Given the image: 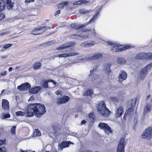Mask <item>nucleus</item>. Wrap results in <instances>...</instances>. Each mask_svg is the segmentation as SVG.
<instances>
[{"instance_id": "nucleus-1", "label": "nucleus", "mask_w": 152, "mask_h": 152, "mask_svg": "<svg viewBox=\"0 0 152 152\" xmlns=\"http://www.w3.org/2000/svg\"><path fill=\"white\" fill-rule=\"evenodd\" d=\"M27 108V113L29 117L35 115L37 117H40L46 112L44 105L39 103L30 104Z\"/></svg>"}, {"instance_id": "nucleus-2", "label": "nucleus", "mask_w": 152, "mask_h": 152, "mask_svg": "<svg viewBox=\"0 0 152 152\" xmlns=\"http://www.w3.org/2000/svg\"><path fill=\"white\" fill-rule=\"evenodd\" d=\"M97 111L99 114L104 117H107L110 114V111L106 107L105 103L103 101L99 103L97 106Z\"/></svg>"}, {"instance_id": "nucleus-3", "label": "nucleus", "mask_w": 152, "mask_h": 152, "mask_svg": "<svg viewBox=\"0 0 152 152\" xmlns=\"http://www.w3.org/2000/svg\"><path fill=\"white\" fill-rule=\"evenodd\" d=\"M141 138L150 140L152 137V127H148L143 131L141 134Z\"/></svg>"}, {"instance_id": "nucleus-4", "label": "nucleus", "mask_w": 152, "mask_h": 152, "mask_svg": "<svg viewBox=\"0 0 152 152\" xmlns=\"http://www.w3.org/2000/svg\"><path fill=\"white\" fill-rule=\"evenodd\" d=\"M130 47L129 45H119L115 43V45H113L111 48V50L113 52H117L122 51L129 49Z\"/></svg>"}, {"instance_id": "nucleus-5", "label": "nucleus", "mask_w": 152, "mask_h": 152, "mask_svg": "<svg viewBox=\"0 0 152 152\" xmlns=\"http://www.w3.org/2000/svg\"><path fill=\"white\" fill-rule=\"evenodd\" d=\"M98 126L101 129H103L107 134L112 133L111 128L106 124L100 123Z\"/></svg>"}, {"instance_id": "nucleus-6", "label": "nucleus", "mask_w": 152, "mask_h": 152, "mask_svg": "<svg viewBox=\"0 0 152 152\" xmlns=\"http://www.w3.org/2000/svg\"><path fill=\"white\" fill-rule=\"evenodd\" d=\"M56 84V83L52 80L48 81L47 80H44L42 82V84L43 85V87L45 88H51L54 87Z\"/></svg>"}, {"instance_id": "nucleus-7", "label": "nucleus", "mask_w": 152, "mask_h": 152, "mask_svg": "<svg viewBox=\"0 0 152 152\" xmlns=\"http://www.w3.org/2000/svg\"><path fill=\"white\" fill-rule=\"evenodd\" d=\"M125 140L124 138H121L117 147V152H124V147L125 145Z\"/></svg>"}, {"instance_id": "nucleus-8", "label": "nucleus", "mask_w": 152, "mask_h": 152, "mask_svg": "<svg viewBox=\"0 0 152 152\" xmlns=\"http://www.w3.org/2000/svg\"><path fill=\"white\" fill-rule=\"evenodd\" d=\"M127 77V74L124 71L122 70L120 71L118 77V81L121 83L125 80Z\"/></svg>"}, {"instance_id": "nucleus-9", "label": "nucleus", "mask_w": 152, "mask_h": 152, "mask_svg": "<svg viewBox=\"0 0 152 152\" xmlns=\"http://www.w3.org/2000/svg\"><path fill=\"white\" fill-rule=\"evenodd\" d=\"M70 98L68 96H64L61 98H58L56 100V103L58 105L65 104L70 100Z\"/></svg>"}, {"instance_id": "nucleus-10", "label": "nucleus", "mask_w": 152, "mask_h": 152, "mask_svg": "<svg viewBox=\"0 0 152 152\" xmlns=\"http://www.w3.org/2000/svg\"><path fill=\"white\" fill-rule=\"evenodd\" d=\"M31 87L30 85L28 83H26L21 85L18 86V89L20 91H26L29 90Z\"/></svg>"}, {"instance_id": "nucleus-11", "label": "nucleus", "mask_w": 152, "mask_h": 152, "mask_svg": "<svg viewBox=\"0 0 152 152\" xmlns=\"http://www.w3.org/2000/svg\"><path fill=\"white\" fill-rule=\"evenodd\" d=\"M75 44V43L74 42H70L68 43H67L65 45H63L60 46L59 47L57 48L56 50H61L67 48H68L72 47L74 46Z\"/></svg>"}, {"instance_id": "nucleus-12", "label": "nucleus", "mask_w": 152, "mask_h": 152, "mask_svg": "<svg viewBox=\"0 0 152 152\" xmlns=\"http://www.w3.org/2000/svg\"><path fill=\"white\" fill-rule=\"evenodd\" d=\"M71 144H73V143L70 141L63 142L62 143L58 144V149L59 150H61L63 148L68 147Z\"/></svg>"}, {"instance_id": "nucleus-13", "label": "nucleus", "mask_w": 152, "mask_h": 152, "mask_svg": "<svg viewBox=\"0 0 152 152\" xmlns=\"http://www.w3.org/2000/svg\"><path fill=\"white\" fill-rule=\"evenodd\" d=\"M42 88V87L41 86H35L29 91L30 93L33 94H36L39 92Z\"/></svg>"}, {"instance_id": "nucleus-14", "label": "nucleus", "mask_w": 152, "mask_h": 152, "mask_svg": "<svg viewBox=\"0 0 152 152\" xmlns=\"http://www.w3.org/2000/svg\"><path fill=\"white\" fill-rule=\"evenodd\" d=\"M70 38L73 39H81L82 38L86 39L88 37V36L86 35H70Z\"/></svg>"}, {"instance_id": "nucleus-15", "label": "nucleus", "mask_w": 152, "mask_h": 152, "mask_svg": "<svg viewBox=\"0 0 152 152\" xmlns=\"http://www.w3.org/2000/svg\"><path fill=\"white\" fill-rule=\"evenodd\" d=\"M78 54V53H76L75 52H73V53H69L68 54H66V53H64V54H60L58 55L57 56H56V57H67L69 56H75L77 55Z\"/></svg>"}, {"instance_id": "nucleus-16", "label": "nucleus", "mask_w": 152, "mask_h": 152, "mask_svg": "<svg viewBox=\"0 0 152 152\" xmlns=\"http://www.w3.org/2000/svg\"><path fill=\"white\" fill-rule=\"evenodd\" d=\"M2 108L5 110H8L9 109V102L7 100L2 99Z\"/></svg>"}, {"instance_id": "nucleus-17", "label": "nucleus", "mask_w": 152, "mask_h": 152, "mask_svg": "<svg viewBox=\"0 0 152 152\" xmlns=\"http://www.w3.org/2000/svg\"><path fill=\"white\" fill-rule=\"evenodd\" d=\"M94 45V42L92 41L89 42H85L81 44V46L84 47L88 48L92 47Z\"/></svg>"}, {"instance_id": "nucleus-18", "label": "nucleus", "mask_w": 152, "mask_h": 152, "mask_svg": "<svg viewBox=\"0 0 152 152\" xmlns=\"http://www.w3.org/2000/svg\"><path fill=\"white\" fill-rule=\"evenodd\" d=\"M148 74V73H147L142 69L140 72L139 77L140 79L142 80H143L146 77Z\"/></svg>"}, {"instance_id": "nucleus-19", "label": "nucleus", "mask_w": 152, "mask_h": 152, "mask_svg": "<svg viewBox=\"0 0 152 152\" xmlns=\"http://www.w3.org/2000/svg\"><path fill=\"white\" fill-rule=\"evenodd\" d=\"M102 57V55L101 53H99L94 55L88 59H87V60H97L99 58H101Z\"/></svg>"}, {"instance_id": "nucleus-20", "label": "nucleus", "mask_w": 152, "mask_h": 152, "mask_svg": "<svg viewBox=\"0 0 152 152\" xmlns=\"http://www.w3.org/2000/svg\"><path fill=\"white\" fill-rule=\"evenodd\" d=\"M123 111V108L122 107H120L117 110L115 113L116 117L119 118L121 117Z\"/></svg>"}, {"instance_id": "nucleus-21", "label": "nucleus", "mask_w": 152, "mask_h": 152, "mask_svg": "<svg viewBox=\"0 0 152 152\" xmlns=\"http://www.w3.org/2000/svg\"><path fill=\"white\" fill-rule=\"evenodd\" d=\"M86 26V25L85 24L80 25L79 24L75 23H73L71 25V27L72 28L77 29L84 27Z\"/></svg>"}, {"instance_id": "nucleus-22", "label": "nucleus", "mask_w": 152, "mask_h": 152, "mask_svg": "<svg viewBox=\"0 0 152 152\" xmlns=\"http://www.w3.org/2000/svg\"><path fill=\"white\" fill-rule=\"evenodd\" d=\"M147 53H138L136 55L135 58L137 59H147Z\"/></svg>"}, {"instance_id": "nucleus-23", "label": "nucleus", "mask_w": 152, "mask_h": 152, "mask_svg": "<svg viewBox=\"0 0 152 152\" xmlns=\"http://www.w3.org/2000/svg\"><path fill=\"white\" fill-rule=\"evenodd\" d=\"M110 66L111 65L110 63L106 64L104 66V69L106 73H109L110 72Z\"/></svg>"}, {"instance_id": "nucleus-24", "label": "nucleus", "mask_w": 152, "mask_h": 152, "mask_svg": "<svg viewBox=\"0 0 152 152\" xmlns=\"http://www.w3.org/2000/svg\"><path fill=\"white\" fill-rule=\"evenodd\" d=\"M117 61L119 64H125L126 61L123 58L118 57L117 58Z\"/></svg>"}, {"instance_id": "nucleus-25", "label": "nucleus", "mask_w": 152, "mask_h": 152, "mask_svg": "<svg viewBox=\"0 0 152 152\" xmlns=\"http://www.w3.org/2000/svg\"><path fill=\"white\" fill-rule=\"evenodd\" d=\"M152 68V62L145 66L142 69L147 73H148V71L151 69Z\"/></svg>"}, {"instance_id": "nucleus-26", "label": "nucleus", "mask_w": 152, "mask_h": 152, "mask_svg": "<svg viewBox=\"0 0 152 152\" xmlns=\"http://www.w3.org/2000/svg\"><path fill=\"white\" fill-rule=\"evenodd\" d=\"M93 91L92 89H88L85 91L83 93V95L86 96H91L93 94Z\"/></svg>"}, {"instance_id": "nucleus-27", "label": "nucleus", "mask_w": 152, "mask_h": 152, "mask_svg": "<svg viewBox=\"0 0 152 152\" xmlns=\"http://www.w3.org/2000/svg\"><path fill=\"white\" fill-rule=\"evenodd\" d=\"M7 1V6L9 9L12 8L13 6L14 3L12 2L11 0H6Z\"/></svg>"}, {"instance_id": "nucleus-28", "label": "nucleus", "mask_w": 152, "mask_h": 152, "mask_svg": "<svg viewBox=\"0 0 152 152\" xmlns=\"http://www.w3.org/2000/svg\"><path fill=\"white\" fill-rule=\"evenodd\" d=\"M41 135L40 131L38 129H35L33 134V136L34 137L39 136Z\"/></svg>"}, {"instance_id": "nucleus-29", "label": "nucleus", "mask_w": 152, "mask_h": 152, "mask_svg": "<svg viewBox=\"0 0 152 152\" xmlns=\"http://www.w3.org/2000/svg\"><path fill=\"white\" fill-rule=\"evenodd\" d=\"M5 7L4 1L2 0H0V11L3 10L5 8Z\"/></svg>"}, {"instance_id": "nucleus-30", "label": "nucleus", "mask_w": 152, "mask_h": 152, "mask_svg": "<svg viewBox=\"0 0 152 152\" xmlns=\"http://www.w3.org/2000/svg\"><path fill=\"white\" fill-rule=\"evenodd\" d=\"M42 66V64L39 62H37L34 64L33 68L34 69H39Z\"/></svg>"}, {"instance_id": "nucleus-31", "label": "nucleus", "mask_w": 152, "mask_h": 152, "mask_svg": "<svg viewBox=\"0 0 152 152\" xmlns=\"http://www.w3.org/2000/svg\"><path fill=\"white\" fill-rule=\"evenodd\" d=\"M39 28L40 34H41L43 33L44 32L46 31L47 30L49 29L50 28L49 27L46 26L40 27Z\"/></svg>"}, {"instance_id": "nucleus-32", "label": "nucleus", "mask_w": 152, "mask_h": 152, "mask_svg": "<svg viewBox=\"0 0 152 152\" xmlns=\"http://www.w3.org/2000/svg\"><path fill=\"white\" fill-rule=\"evenodd\" d=\"M151 104H147L144 108V110L145 111H146L147 112H150L151 110Z\"/></svg>"}, {"instance_id": "nucleus-33", "label": "nucleus", "mask_w": 152, "mask_h": 152, "mask_svg": "<svg viewBox=\"0 0 152 152\" xmlns=\"http://www.w3.org/2000/svg\"><path fill=\"white\" fill-rule=\"evenodd\" d=\"M32 34L34 35L40 34L39 28H36L32 32Z\"/></svg>"}, {"instance_id": "nucleus-34", "label": "nucleus", "mask_w": 152, "mask_h": 152, "mask_svg": "<svg viewBox=\"0 0 152 152\" xmlns=\"http://www.w3.org/2000/svg\"><path fill=\"white\" fill-rule=\"evenodd\" d=\"M91 12V10H88L84 9L80 10L79 11V12L80 14H85L87 13H88L89 12Z\"/></svg>"}, {"instance_id": "nucleus-35", "label": "nucleus", "mask_w": 152, "mask_h": 152, "mask_svg": "<svg viewBox=\"0 0 152 152\" xmlns=\"http://www.w3.org/2000/svg\"><path fill=\"white\" fill-rule=\"evenodd\" d=\"M99 14V12L96 13L93 16L92 18L89 21V23H91L92 21H94L97 18V15Z\"/></svg>"}, {"instance_id": "nucleus-36", "label": "nucleus", "mask_w": 152, "mask_h": 152, "mask_svg": "<svg viewBox=\"0 0 152 152\" xmlns=\"http://www.w3.org/2000/svg\"><path fill=\"white\" fill-rule=\"evenodd\" d=\"M25 114V113L24 112L21 111H18L16 112L15 113V115L17 116H23Z\"/></svg>"}, {"instance_id": "nucleus-37", "label": "nucleus", "mask_w": 152, "mask_h": 152, "mask_svg": "<svg viewBox=\"0 0 152 152\" xmlns=\"http://www.w3.org/2000/svg\"><path fill=\"white\" fill-rule=\"evenodd\" d=\"M110 100L111 101H114L115 102H118V99L116 96H111L110 98Z\"/></svg>"}, {"instance_id": "nucleus-38", "label": "nucleus", "mask_w": 152, "mask_h": 152, "mask_svg": "<svg viewBox=\"0 0 152 152\" xmlns=\"http://www.w3.org/2000/svg\"><path fill=\"white\" fill-rule=\"evenodd\" d=\"M133 104H132V106L130 107V108H129L126 111V113H130L131 112H132L133 110Z\"/></svg>"}, {"instance_id": "nucleus-39", "label": "nucleus", "mask_w": 152, "mask_h": 152, "mask_svg": "<svg viewBox=\"0 0 152 152\" xmlns=\"http://www.w3.org/2000/svg\"><path fill=\"white\" fill-rule=\"evenodd\" d=\"M133 104H132V106L130 107V108H129L126 111V113H130L131 112H132L133 110Z\"/></svg>"}, {"instance_id": "nucleus-40", "label": "nucleus", "mask_w": 152, "mask_h": 152, "mask_svg": "<svg viewBox=\"0 0 152 152\" xmlns=\"http://www.w3.org/2000/svg\"><path fill=\"white\" fill-rule=\"evenodd\" d=\"M15 128L16 126H12L11 129V132L12 134H14L15 133Z\"/></svg>"}, {"instance_id": "nucleus-41", "label": "nucleus", "mask_w": 152, "mask_h": 152, "mask_svg": "<svg viewBox=\"0 0 152 152\" xmlns=\"http://www.w3.org/2000/svg\"><path fill=\"white\" fill-rule=\"evenodd\" d=\"M10 115L9 114H4L2 115V118L6 119L10 117Z\"/></svg>"}, {"instance_id": "nucleus-42", "label": "nucleus", "mask_w": 152, "mask_h": 152, "mask_svg": "<svg viewBox=\"0 0 152 152\" xmlns=\"http://www.w3.org/2000/svg\"><path fill=\"white\" fill-rule=\"evenodd\" d=\"M69 4V3L67 1H64L59 4L61 6L63 7L64 6H66L67 5Z\"/></svg>"}, {"instance_id": "nucleus-43", "label": "nucleus", "mask_w": 152, "mask_h": 152, "mask_svg": "<svg viewBox=\"0 0 152 152\" xmlns=\"http://www.w3.org/2000/svg\"><path fill=\"white\" fill-rule=\"evenodd\" d=\"M147 59H152V53H147Z\"/></svg>"}, {"instance_id": "nucleus-44", "label": "nucleus", "mask_w": 152, "mask_h": 152, "mask_svg": "<svg viewBox=\"0 0 152 152\" xmlns=\"http://www.w3.org/2000/svg\"><path fill=\"white\" fill-rule=\"evenodd\" d=\"M0 152H7L6 148L4 147H1L0 148Z\"/></svg>"}, {"instance_id": "nucleus-45", "label": "nucleus", "mask_w": 152, "mask_h": 152, "mask_svg": "<svg viewBox=\"0 0 152 152\" xmlns=\"http://www.w3.org/2000/svg\"><path fill=\"white\" fill-rule=\"evenodd\" d=\"M12 44H7L4 46L3 48L5 49H7V48L12 46Z\"/></svg>"}, {"instance_id": "nucleus-46", "label": "nucleus", "mask_w": 152, "mask_h": 152, "mask_svg": "<svg viewBox=\"0 0 152 152\" xmlns=\"http://www.w3.org/2000/svg\"><path fill=\"white\" fill-rule=\"evenodd\" d=\"M82 4L81 0L78 1L73 4V5H79Z\"/></svg>"}, {"instance_id": "nucleus-47", "label": "nucleus", "mask_w": 152, "mask_h": 152, "mask_svg": "<svg viewBox=\"0 0 152 152\" xmlns=\"http://www.w3.org/2000/svg\"><path fill=\"white\" fill-rule=\"evenodd\" d=\"M107 43L110 45H111L113 46V45H115V43H114L111 41H109L107 42Z\"/></svg>"}, {"instance_id": "nucleus-48", "label": "nucleus", "mask_w": 152, "mask_h": 152, "mask_svg": "<svg viewBox=\"0 0 152 152\" xmlns=\"http://www.w3.org/2000/svg\"><path fill=\"white\" fill-rule=\"evenodd\" d=\"M5 15L4 13H0V20L4 18Z\"/></svg>"}, {"instance_id": "nucleus-49", "label": "nucleus", "mask_w": 152, "mask_h": 152, "mask_svg": "<svg viewBox=\"0 0 152 152\" xmlns=\"http://www.w3.org/2000/svg\"><path fill=\"white\" fill-rule=\"evenodd\" d=\"M6 143V140H0V146L3 144H4Z\"/></svg>"}, {"instance_id": "nucleus-50", "label": "nucleus", "mask_w": 152, "mask_h": 152, "mask_svg": "<svg viewBox=\"0 0 152 152\" xmlns=\"http://www.w3.org/2000/svg\"><path fill=\"white\" fill-rule=\"evenodd\" d=\"M7 75V71H4L1 72L0 75L1 76H4Z\"/></svg>"}, {"instance_id": "nucleus-51", "label": "nucleus", "mask_w": 152, "mask_h": 152, "mask_svg": "<svg viewBox=\"0 0 152 152\" xmlns=\"http://www.w3.org/2000/svg\"><path fill=\"white\" fill-rule=\"evenodd\" d=\"M89 116L90 118L92 120H94V115L91 113L89 115Z\"/></svg>"}, {"instance_id": "nucleus-52", "label": "nucleus", "mask_w": 152, "mask_h": 152, "mask_svg": "<svg viewBox=\"0 0 152 152\" xmlns=\"http://www.w3.org/2000/svg\"><path fill=\"white\" fill-rule=\"evenodd\" d=\"M60 13V10L57 11L55 13L54 15L56 16H57Z\"/></svg>"}, {"instance_id": "nucleus-53", "label": "nucleus", "mask_w": 152, "mask_h": 152, "mask_svg": "<svg viewBox=\"0 0 152 152\" xmlns=\"http://www.w3.org/2000/svg\"><path fill=\"white\" fill-rule=\"evenodd\" d=\"M55 94L57 95H61V92L60 91H58L55 92Z\"/></svg>"}, {"instance_id": "nucleus-54", "label": "nucleus", "mask_w": 152, "mask_h": 152, "mask_svg": "<svg viewBox=\"0 0 152 152\" xmlns=\"http://www.w3.org/2000/svg\"><path fill=\"white\" fill-rule=\"evenodd\" d=\"M81 2L82 4H87L88 2V1L85 0H81Z\"/></svg>"}, {"instance_id": "nucleus-55", "label": "nucleus", "mask_w": 152, "mask_h": 152, "mask_svg": "<svg viewBox=\"0 0 152 152\" xmlns=\"http://www.w3.org/2000/svg\"><path fill=\"white\" fill-rule=\"evenodd\" d=\"M34 1V0H26L25 2L26 3L27 2L29 3L31 2H33Z\"/></svg>"}, {"instance_id": "nucleus-56", "label": "nucleus", "mask_w": 152, "mask_h": 152, "mask_svg": "<svg viewBox=\"0 0 152 152\" xmlns=\"http://www.w3.org/2000/svg\"><path fill=\"white\" fill-rule=\"evenodd\" d=\"M86 121L84 120H83L82 121H81V125H82V124H85L86 123Z\"/></svg>"}, {"instance_id": "nucleus-57", "label": "nucleus", "mask_w": 152, "mask_h": 152, "mask_svg": "<svg viewBox=\"0 0 152 152\" xmlns=\"http://www.w3.org/2000/svg\"><path fill=\"white\" fill-rule=\"evenodd\" d=\"M151 97V96L150 95H148L146 98V100H147L148 99H150Z\"/></svg>"}, {"instance_id": "nucleus-58", "label": "nucleus", "mask_w": 152, "mask_h": 152, "mask_svg": "<svg viewBox=\"0 0 152 152\" xmlns=\"http://www.w3.org/2000/svg\"><path fill=\"white\" fill-rule=\"evenodd\" d=\"M90 29H87L86 28H85L83 30V32H85L86 31H90Z\"/></svg>"}, {"instance_id": "nucleus-59", "label": "nucleus", "mask_w": 152, "mask_h": 152, "mask_svg": "<svg viewBox=\"0 0 152 152\" xmlns=\"http://www.w3.org/2000/svg\"><path fill=\"white\" fill-rule=\"evenodd\" d=\"M7 33H8V32H7L2 33L1 34V35H4L7 34Z\"/></svg>"}, {"instance_id": "nucleus-60", "label": "nucleus", "mask_w": 152, "mask_h": 152, "mask_svg": "<svg viewBox=\"0 0 152 152\" xmlns=\"http://www.w3.org/2000/svg\"><path fill=\"white\" fill-rule=\"evenodd\" d=\"M34 99V98L33 96H31L28 99V101H32Z\"/></svg>"}, {"instance_id": "nucleus-61", "label": "nucleus", "mask_w": 152, "mask_h": 152, "mask_svg": "<svg viewBox=\"0 0 152 152\" xmlns=\"http://www.w3.org/2000/svg\"><path fill=\"white\" fill-rule=\"evenodd\" d=\"M72 135L74 136H76L77 135V134L73 132L72 134Z\"/></svg>"}, {"instance_id": "nucleus-62", "label": "nucleus", "mask_w": 152, "mask_h": 152, "mask_svg": "<svg viewBox=\"0 0 152 152\" xmlns=\"http://www.w3.org/2000/svg\"><path fill=\"white\" fill-rule=\"evenodd\" d=\"M12 67H10L9 68V71L10 72L12 71Z\"/></svg>"}, {"instance_id": "nucleus-63", "label": "nucleus", "mask_w": 152, "mask_h": 152, "mask_svg": "<svg viewBox=\"0 0 152 152\" xmlns=\"http://www.w3.org/2000/svg\"><path fill=\"white\" fill-rule=\"evenodd\" d=\"M81 152H92L90 151L87 150V151H83Z\"/></svg>"}, {"instance_id": "nucleus-64", "label": "nucleus", "mask_w": 152, "mask_h": 152, "mask_svg": "<svg viewBox=\"0 0 152 152\" xmlns=\"http://www.w3.org/2000/svg\"><path fill=\"white\" fill-rule=\"evenodd\" d=\"M6 91V90H5V89H4V90H3L1 91V94H2L4 92V91Z\"/></svg>"}]
</instances>
